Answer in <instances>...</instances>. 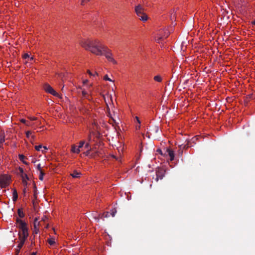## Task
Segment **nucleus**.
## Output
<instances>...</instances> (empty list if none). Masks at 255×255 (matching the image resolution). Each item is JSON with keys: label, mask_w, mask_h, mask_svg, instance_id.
<instances>
[{"label": "nucleus", "mask_w": 255, "mask_h": 255, "mask_svg": "<svg viewBox=\"0 0 255 255\" xmlns=\"http://www.w3.org/2000/svg\"><path fill=\"white\" fill-rule=\"evenodd\" d=\"M81 174L80 172L75 170L72 173L70 174V175L73 178H79L80 177Z\"/></svg>", "instance_id": "a211bd4d"}, {"label": "nucleus", "mask_w": 255, "mask_h": 255, "mask_svg": "<svg viewBox=\"0 0 255 255\" xmlns=\"http://www.w3.org/2000/svg\"><path fill=\"white\" fill-rule=\"evenodd\" d=\"M166 150V153L167 154V155L169 156L170 157V160L171 161H172L174 160V152L173 150H172L171 149H170V148H166L165 149Z\"/></svg>", "instance_id": "f8f14e48"}, {"label": "nucleus", "mask_w": 255, "mask_h": 255, "mask_svg": "<svg viewBox=\"0 0 255 255\" xmlns=\"http://www.w3.org/2000/svg\"><path fill=\"white\" fill-rule=\"evenodd\" d=\"M37 169L38 170V171L40 172L41 171H43L42 169H41V165L40 164H38L37 166Z\"/></svg>", "instance_id": "c9c22d12"}, {"label": "nucleus", "mask_w": 255, "mask_h": 255, "mask_svg": "<svg viewBox=\"0 0 255 255\" xmlns=\"http://www.w3.org/2000/svg\"><path fill=\"white\" fill-rule=\"evenodd\" d=\"M22 178V182L24 186L23 192H25L26 190V187L27 186V181L29 180V178L27 174L21 175Z\"/></svg>", "instance_id": "6e6552de"}, {"label": "nucleus", "mask_w": 255, "mask_h": 255, "mask_svg": "<svg viewBox=\"0 0 255 255\" xmlns=\"http://www.w3.org/2000/svg\"><path fill=\"white\" fill-rule=\"evenodd\" d=\"M39 226V222H38V219L37 218H35L34 221V229H33V233L38 234L39 232V229L38 226Z\"/></svg>", "instance_id": "4468645a"}, {"label": "nucleus", "mask_w": 255, "mask_h": 255, "mask_svg": "<svg viewBox=\"0 0 255 255\" xmlns=\"http://www.w3.org/2000/svg\"><path fill=\"white\" fill-rule=\"evenodd\" d=\"M153 79H154V81L158 82H161L162 81V78L159 75L155 76L154 77Z\"/></svg>", "instance_id": "393cba45"}, {"label": "nucleus", "mask_w": 255, "mask_h": 255, "mask_svg": "<svg viewBox=\"0 0 255 255\" xmlns=\"http://www.w3.org/2000/svg\"><path fill=\"white\" fill-rule=\"evenodd\" d=\"M29 58H30V60H32L33 59V57H29Z\"/></svg>", "instance_id": "de8ad7c7"}, {"label": "nucleus", "mask_w": 255, "mask_h": 255, "mask_svg": "<svg viewBox=\"0 0 255 255\" xmlns=\"http://www.w3.org/2000/svg\"><path fill=\"white\" fill-rule=\"evenodd\" d=\"M11 176L8 174H2L0 175V187L5 188L9 186L11 183Z\"/></svg>", "instance_id": "423d86ee"}, {"label": "nucleus", "mask_w": 255, "mask_h": 255, "mask_svg": "<svg viewBox=\"0 0 255 255\" xmlns=\"http://www.w3.org/2000/svg\"><path fill=\"white\" fill-rule=\"evenodd\" d=\"M27 238V237L24 238V237L19 236V243L17 246V248H18L19 250H20V249L22 248V247L24 245L25 241Z\"/></svg>", "instance_id": "ddd939ff"}, {"label": "nucleus", "mask_w": 255, "mask_h": 255, "mask_svg": "<svg viewBox=\"0 0 255 255\" xmlns=\"http://www.w3.org/2000/svg\"><path fill=\"white\" fill-rule=\"evenodd\" d=\"M26 136L27 138L30 139V140H34L35 138L34 135L32 134V132L30 130L27 131L26 132Z\"/></svg>", "instance_id": "f3484780"}, {"label": "nucleus", "mask_w": 255, "mask_h": 255, "mask_svg": "<svg viewBox=\"0 0 255 255\" xmlns=\"http://www.w3.org/2000/svg\"><path fill=\"white\" fill-rule=\"evenodd\" d=\"M44 174V172L43 171H41L40 172V175L39 176V178L41 181L43 180V179Z\"/></svg>", "instance_id": "7c9ffc66"}, {"label": "nucleus", "mask_w": 255, "mask_h": 255, "mask_svg": "<svg viewBox=\"0 0 255 255\" xmlns=\"http://www.w3.org/2000/svg\"><path fill=\"white\" fill-rule=\"evenodd\" d=\"M93 130L98 131V125L97 123L94 122L92 124Z\"/></svg>", "instance_id": "a878e982"}, {"label": "nucleus", "mask_w": 255, "mask_h": 255, "mask_svg": "<svg viewBox=\"0 0 255 255\" xmlns=\"http://www.w3.org/2000/svg\"><path fill=\"white\" fill-rule=\"evenodd\" d=\"M44 89L47 93H49L55 97L61 98V95L56 92L49 85L45 84L44 86Z\"/></svg>", "instance_id": "0eeeda50"}, {"label": "nucleus", "mask_w": 255, "mask_h": 255, "mask_svg": "<svg viewBox=\"0 0 255 255\" xmlns=\"http://www.w3.org/2000/svg\"><path fill=\"white\" fill-rule=\"evenodd\" d=\"M87 73L90 75V77H94L98 76V75L96 71H94L93 72H92L89 70H87Z\"/></svg>", "instance_id": "5701e85b"}, {"label": "nucleus", "mask_w": 255, "mask_h": 255, "mask_svg": "<svg viewBox=\"0 0 255 255\" xmlns=\"http://www.w3.org/2000/svg\"><path fill=\"white\" fill-rule=\"evenodd\" d=\"M135 11L140 20L145 22L148 19L147 15L144 12V9L141 5L136 6Z\"/></svg>", "instance_id": "39448f33"}, {"label": "nucleus", "mask_w": 255, "mask_h": 255, "mask_svg": "<svg viewBox=\"0 0 255 255\" xmlns=\"http://www.w3.org/2000/svg\"><path fill=\"white\" fill-rule=\"evenodd\" d=\"M90 0H81V4H85V3L89 2Z\"/></svg>", "instance_id": "e433bc0d"}, {"label": "nucleus", "mask_w": 255, "mask_h": 255, "mask_svg": "<svg viewBox=\"0 0 255 255\" xmlns=\"http://www.w3.org/2000/svg\"><path fill=\"white\" fill-rule=\"evenodd\" d=\"M116 212H117V211L115 209H113L111 211V214L112 216V217L115 216Z\"/></svg>", "instance_id": "473e14b6"}, {"label": "nucleus", "mask_w": 255, "mask_h": 255, "mask_svg": "<svg viewBox=\"0 0 255 255\" xmlns=\"http://www.w3.org/2000/svg\"><path fill=\"white\" fill-rule=\"evenodd\" d=\"M140 128V124H137L135 125V129L136 130H138Z\"/></svg>", "instance_id": "58836bf2"}, {"label": "nucleus", "mask_w": 255, "mask_h": 255, "mask_svg": "<svg viewBox=\"0 0 255 255\" xmlns=\"http://www.w3.org/2000/svg\"><path fill=\"white\" fill-rule=\"evenodd\" d=\"M42 149H41V151L43 153H45L46 150L48 149L47 147L45 146H42Z\"/></svg>", "instance_id": "72a5a7b5"}, {"label": "nucleus", "mask_w": 255, "mask_h": 255, "mask_svg": "<svg viewBox=\"0 0 255 255\" xmlns=\"http://www.w3.org/2000/svg\"><path fill=\"white\" fill-rule=\"evenodd\" d=\"M18 198V194L16 189H13L12 193V200L13 201H16Z\"/></svg>", "instance_id": "412c9836"}, {"label": "nucleus", "mask_w": 255, "mask_h": 255, "mask_svg": "<svg viewBox=\"0 0 255 255\" xmlns=\"http://www.w3.org/2000/svg\"><path fill=\"white\" fill-rule=\"evenodd\" d=\"M47 242L50 246H54L55 244V239L54 238H50L47 239Z\"/></svg>", "instance_id": "4be33fe9"}, {"label": "nucleus", "mask_w": 255, "mask_h": 255, "mask_svg": "<svg viewBox=\"0 0 255 255\" xmlns=\"http://www.w3.org/2000/svg\"><path fill=\"white\" fill-rule=\"evenodd\" d=\"M80 45L86 50L97 56H104L108 61L113 64H117L112 50L98 38L83 39L80 40Z\"/></svg>", "instance_id": "f257e3e1"}, {"label": "nucleus", "mask_w": 255, "mask_h": 255, "mask_svg": "<svg viewBox=\"0 0 255 255\" xmlns=\"http://www.w3.org/2000/svg\"><path fill=\"white\" fill-rule=\"evenodd\" d=\"M85 143V141L84 140H81L79 142L78 145H77L79 149H82V151L84 150V145Z\"/></svg>", "instance_id": "aec40b11"}, {"label": "nucleus", "mask_w": 255, "mask_h": 255, "mask_svg": "<svg viewBox=\"0 0 255 255\" xmlns=\"http://www.w3.org/2000/svg\"><path fill=\"white\" fill-rule=\"evenodd\" d=\"M135 119L136 120L137 124H140V120H139V119L138 117L136 116L135 117Z\"/></svg>", "instance_id": "a19ab883"}, {"label": "nucleus", "mask_w": 255, "mask_h": 255, "mask_svg": "<svg viewBox=\"0 0 255 255\" xmlns=\"http://www.w3.org/2000/svg\"><path fill=\"white\" fill-rule=\"evenodd\" d=\"M19 160L25 165H28V163L26 161L27 158L23 154H19L18 155Z\"/></svg>", "instance_id": "dca6fc26"}, {"label": "nucleus", "mask_w": 255, "mask_h": 255, "mask_svg": "<svg viewBox=\"0 0 255 255\" xmlns=\"http://www.w3.org/2000/svg\"><path fill=\"white\" fill-rule=\"evenodd\" d=\"M16 223L17 227L20 230L18 234L19 236L24 237V238L28 237V232L26 223L18 218L16 219Z\"/></svg>", "instance_id": "f03ea898"}, {"label": "nucleus", "mask_w": 255, "mask_h": 255, "mask_svg": "<svg viewBox=\"0 0 255 255\" xmlns=\"http://www.w3.org/2000/svg\"><path fill=\"white\" fill-rule=\"evenodd\" d=\"M20 250H18V248H17V249H16V255H18V254L19 253Z\"/></svg>", "instance_id": "37998d69"}, {"label": "nucleus", "mask_w": 255, "mask_h": 255, "mask_svg": "<svg viewBox=\"0 0 255 255\" xmlns=\"http://www.w3.org/2000/svg\"><path fill=\"white\" fill-rule=\"evenodd\" d=\"M41 148H42V146L41 145L35 146V149L37 151H40Z\"/></svg>", "instance_id": "2f4dec72"}, {"label": "nucleus", "mask_w": 255, "mask_h": 255, "mask_svg": "<svg viewBox=\"0 0 255 255\" xmlns=\"http://www.w3.org/2000/svg\"><path fill=\"white\" fill-rule=\"evenodd\" d=\"M36 255V252H33L31 254V255Z\"/></svg>", "instance_id": "49530a36"}, {"label": "nucleus", "mask_w": 255, "mask_h": 255, "mask_svg": "<svg viewBox=\"0 0 255 255\" xmlns=\"http://www.w3.org/2000/svg\"><path fill=\"white\" fill-rule=\"evenodd\" d=\"M18 170H19V172L20 173V176L26 174V173H24L23 169V168L22 167H18Z\"/></svg>", "instance_id": "c85d7f7f"}, {"label": "nucleus", "mask_w": 255, "mask_h": 255, "mask_svg": "<svg viewBox=\"0 0 255 255\" xmlns=\"http://www.w3.org/2000/svg\"><path fill=\"white\" fill-rule=\"evenodd\" d=\"M156 153L160 154V155H163L162 151L161 149H157L156 150Z\"/></svg>", "instance_id": "4c0bfd02"}, {"label": "nucleus", "mask_w": 255, "mask_h": 255, "mask_svg": "<svg viewBox=\"0 0 255 255\" xmlns=\"http://www.w3.org/2000/svg\"><path fill=\"white\" fill-rule=\"evenodd\" d=\"M20 122H21L22 123H23L24 124H25L26 126H28V127H32L33 126V124H32L30 122H28L24 119H21L20 120Z\"/></svg>", "instance_id": "6ab92c4d"}, {"label": "nucleus", "mask_w": 255, "mask_h": 255, "mask_svg": "<svg viewBox=\"0 0 255 255\" xmlns=\"http://www.w3.org/2000/svg\"><path fill=\"white\" fill-rule=\"evenodd\" d=\"M4 137L3 135H0V147L1 145L4 142Z\"/></svg>", "instance_id": "bb28decb"}, {"label": "nucleus", "mask_w": 255, "mask_h": 255, "mask_svg": "<svg viewBox=\"0 0 255 255\" xmlns=\"http://www.w3.org/2000/svg\"><path fill=\"white\" fill-rule=\"evenodd\" d=\"M108 214H109V213H108V212H107V213L105 214H105H104L103 215V216H102V217H107L108 216Z\"/></svg>", "instance_id": "79ce46f5"}, {"label": "nucleus", "mask_w": 255, "mask_h": 255, "mask_svg": "<svg viewBox=\"0 0 255 255\" xmlns=\"http://www.w3.org/2000/svg\"><path fill=\"white\" fill-rule=\"evenodd\" d=\"M93 131H92L91 132V133H92ZM91 133H90V135H89V141L91 140Z\"/></svg>", "instance_id": "a18cd8bd"}, {"label": "nucleus", "mask_w": 255, "mask_h": 255, "mask_svg": "<svg viewBox=\"0 0 255 255\" xmlns=\"http://www.w3.org/2000/svg\"><path fill=\"white\" fill-rule=\"evenodd\" d=\"M169 34L168 30L167 29H160L159 30L155 36V40L158 43H160L161 41L166 38Z\"/></svg>", "instance_id": "20e7f679"}, {"label": "nucleus", "mask_w": 255, "mask_h": 255, "mask_svg": "<svg viewBox=\"0 0 255 255\" xmlns=\"http://www.w3.org/2000/svg\"><path fill=\"white\" fill-rule=\"evenodd\" d=\"M156 174L157 181L159 179H162L164 176L165 171L162 169H158L156 172Z\"/></svg>", "instance_id": "9d476101"}, {"label": "nucleus", "mask_w": 255, "mask_h": 255, "mask_svg": "<svg viewBox=\"0 0 255 255\" xmlns=\"http://www.w3.org/2000/svg\"><path fill=\"white\" fill-rule=\"evenodd\" d=\"M251 23H252V24H254V25H255V20H254V21H252L251 22Z\"/></svg>", "instance_id": "c03bdc74"}, {"label": "nucleus", "mask_w": 255, "mask_h": 255, "mask_svg": "<svg viewBox=\"0 0 255 255\" xmlns=\"http://www.w3.org/2000/svg\"><path fill=\"white\" fill-rule=\"evenodd\" d=\"M103 79L105 81L113 82V80L110 78H109L107 75H106L103 77Z\"/></svg>", "instance_id": "cd10ccee"}, {"label": "nucleus", "mask_w": 255, "mask_h": 255, "mask_svg": "<svg viewBox=\"0 0 255 255\" xmlns=\"http://www.w3.org/2000/svg\"><path fill=\"white\" fill-rule=\"evenodd\" d=\"M84 150H85V151H84V153L88 156L90 154L91 147L90 146L89 142L85 143L84 145Z\"/></svg>", "instance_id": "9b49d317"}, {"label": "nucleus", "mask_w": 255, "mask_h": 255, "mask_svg": "<svg viewBox=\"0 0 255 255\" xmlns=\"http://www.w3.org/2000/svg\"><path fill=\"white\" fill-rule=\"evenodd\" d=\"M100 95L103 97L106 105L108 106V104H110L112 102V98L111 95L108 94L106 95H104L102 93H100Z\"/></svg>", "instance_id": "1a4fd4ad"}, {"label": "nucleus", "mask_w": 255, "mask_h": 255, "mask_svg": "<svg viewBox=\"0 0 255 255\" xmlns=\"http://www.w3.org/2000/svg\"><path fill=\"white\" fill-rule=\"evenodd\" d=\"M83 86L82 89V97L85 99L91 100L90 95L91 94V87L92 85L89 83L88 80H85L83 81Z\"/></svg>", "instance_id": "7ed1b4c3"}, {"label": "nucleus", "mask_w": 255, "mask_h": 255, "mask_svg": "<svg viewBox=\"0 0 255 255\" xmlns=\"http://www.w3.org/2000/svg\"><path fill=\"white\" fill-rule=\"evenodd\" d=\"M17 214L20 218H23L24 217V213L21 209H18Z\"/></svg>", "instance_id": "b1692460"}, {"label": "nucleus", "mask_w": 255, "mask_h": 255, "mask_svg": "<svg viewBox=\"0 0 255 255\" xmlns=\"http://www.w3.org/2000/svg\"><path fill=\"white\" fill-rule=\"evenodd\" d=\"M28 119L31 121H37L38 120L37 118L33 116H30L28 117Z\"/></svg>", "instance_id": "c756f323"}, {"label": "nucleus", "mask_w": 255, "mask_h": 255, "mask_svg": "<svg viewBox=\"0 0 255 255\" xmlns=\"http://www.w3.org/2000/svg\"><path fill=\"white\" fill-rule=\"evenodd\" d=\"M22 57L23 59H27L29 58V55L27 53H25L23 55Z\"/></svg>", "instance_id": "f704fd0d"}, {"label": "nucleus", "mask_w": 255, "mask_h": 255, "mask_svg": "<svg viewBox=\"0 0 255 255\" xmlns=\"http://www.w3.org/2000/svg\"><path fill=\"white\" fill-rule=\"evenodd\" d=\"M111 156L113 158H115L117 160H120L121 156H120L119 157H117L115 155H112Z\"/></svg>", "instance_id": "ea45409f"}, {"label": "nucleus", "mask_w": 255, "mask_h": 255, "mask_svg": "<svg viewBox=\"0 0 255 255\" xmlns=\"http://www.w3.org/2000/svg\"><path fill=\"white\" fill-rule=\"evenodd\" d=\"M71 151L73 153H76V154H78L81 151H82V149H79V148H78V146L77 145H75V144H73L71 146Z\"/></svg>", "instance_id": "2eb2a0df"}]
</instances>
